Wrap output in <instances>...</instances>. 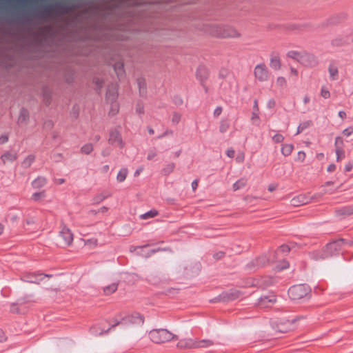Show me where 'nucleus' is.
I'll use <instances>...</instances> for the list:
<instances>
[{"label":"nucleus","instance_id":"obj_1","mask_svg":"<svg viewBox=\"0 0 353 353\" xmlns=\"http://www.w3.org/2000/svg\"><path fill=\"white\" fill-rule=\"evenodd\" d=\"M210 34L216 37L236 38L239 37V33L234 28L228 26L218 24L211 25L208 30Z\"/></svg>","mask_w":353,"mask_h":353},{"label":"nucleus","instance_id":"obj_64","mask_svg":"<svg viewBox=\"0 0 353 353\" xmlns=\"http://www.w3.org/2000/svg\"><path fill=\"white\" fill-rule=\"evenodd\" d=\"M275 189H276V186H275L274 185H273V184H271V185H270L268 186V190H269L270 192H272V191H274Z\"/></svg>","mask_w":353,"mask_h":353},{"label":"nucleus","instance_id":"obj_47","mask_svg":"<svg viewBox=\"0 0 353 353\" xmlns=\"http://www.w3.org/2000/svg\"><path fill=\"white\" fill-rule=\"evenodd\" d=\"M156 156H157V152H156L154 150H150V151H149V152L148 153L147 159H148V160H152V159H153Z\"/></svg>","mask_w":353,"mask_h":353},{"label":"nucleus","instance_id":"obj_61","mask_svg":"<svg viewBox=\"0 0 353 353\" xmlns=\"http://www.w3.org/2000/svg\"><path fill=\"white\" fill-rule=\"evenodd\" d=\"M108 208L105 206L101 207L97 212L105 213L108 211Z\"/></svg>","mask_w":353,"mask_h":353},{"label":"nucleus","instance_id":"obj_51","mask_svg":"<svg viewBox=\"0 0 353 353\" xmlns=\"http://www.w3.org/2000/svg\"><path fill=\"white\" fill-rule=\"evenodd\" d=\"M8 140V137L7 135H1L0 137V143L3 144L6 143Z\"/></svg>","mask_w":353,"mask_h":353},{"label":"nucleus","instance_id":"obj_26","mask_svg":"<svg viewBox=\"0 0 353 353\" xmlns=\"http://www.w3.org/2000/svg\"><path fill=\"white\" fill-rule=\"evenodd\" d=\"M276 85L279 88H284L287 86V80L284 77H278L276 79Z\"/></svg>","mask_w":353,"mask_h":353},{"label":"nucleus","instance_id":"obj_40","mask_svg":"<svg viewBox=\"0 0 353 353\" xmlns=\"http://www.w3.org/2000/svg\"><path fill=\"white\" fill-rule=\"evenodd\" d=\"M306 154L303 151H299L297 154V160L303 162L305 161Z\"/></svg>","mask_w":353,"mask_h":353},{"label":"nucleus","instance_id":"obj_58","mask_svg":"<svg viewBox=\"0 0 353 353\" xmlns=\"http://www.w3.org/2000/svg\"><path fill=\"white\" fill-rule=\"evenodd\" d=\"M303 101L304 103V104H307L310 101V98L308 95H305L303 98Z\"/></svg>","mask_w":353,"mask_h":353},{"label":"nucleus","instance_id":"obj_31","mask_svg":"<svg viewBox=\"0 0 353 353\" xmlns=\"http://www.w3.org/2000/svg\"><path fill=\"white\" fill-rule=\"evenodd\" d=\"M28 112L25 109H22L21 111H20V114H19V122H25L26 121V120L28 119Z\"/></svg>","mask_w":353,"mask_h":353},{"label":"nucleus","instance_id":"obj_19","mask_svg":"<svg viewBox=\"0 0 353 353\" xmlns=\"http://www.w3.org/2000/svg\"><path fill=\"white\" fill-rule=\"evenodd\" d=\"M110 196V194L109 193H100L95 195L92 199L93 204H99L104 201L105 199Z\"/></svg>","mask_w":353,"mask_h":353},{"label":"nucleus","instance_id":"obj_20","mask_svg":"<svg viewBox=\"0 0 353 353\" xmlns=\"http://www.w3.org/2000/svg\"><path fill=\"white\" fill-rule=\"evenodd\" d=\"M35 160V157L32 154L28 155L26 157L23 161L21 162V166L24 168H28L31 166L32 163Z\"/></svg>","mask_w":353,"mask_h":353},{"label":"nucleus","instance_id":"obj_60","mask_svg":"<svg viewBox=\"0 0 353 353\" xmlns=\"http://www.w3.org/2000/svg\"><path fill=\"white\" fill-rule=\"evenodd\" d=\"M290 72L292 73V74H293L294 76L295 77H297L298 76V70L293 68V67H290Z\"/></svg>","mask_w":353,"mask_h":353},{"label":"nucleus","instance_id":"obj_25","mask_svg":"<svg viewBox=\"0 0 353 353\" xmlns=\"http://www.w3.org/2000/svg\"><path fill=\"white\" fill-rule=\"evenodd\" d=\"M157 215H158V211L154 210V209H153V210H150L148 212L141 214L140 216V218L141 219H150V218L155 217Z\"/></svg>","mask_w":353,"mask_h":353},{"label":"nucleus","instance_id":"obj_45","mask_svg":"<svg viewBox=\"0 0 353 353\" xmlns=\"http://www.w3.org/2000/svg\"><path fill=\"white\" fill-rule=\"evenodd\" d=\"M203 73H205V70L204 68H199L196 72V77L201 81L203 80Z\"/></svg>","mask_w":353,"mask_h":353},{"label":"nucleus","instance_id":"obj_15","mask_svg":"<svg viewBox=\"0 0 353 353\" xmlns=\"http://www.w3.org/2000/svg\"><path fill=\"white\" fill-rule=\"evenodd\" d=\"M17 157V153L15 152H6L1 156V159L5 164L6 163H12L14 161Z\"/></svg>","mask_w":353,"mask_h":353},{"label":"nucleus","instance_id":"obj_7","mask_svg":"<svg viewBox=\"0 0 353 353\" xmlns=\"http://www.w3.org/2000/svg\"><path fill=\"white\" fill-rule=\"evenodd\" d=\"M299 63L305 67H314L318 64L316 57L309 52L302 51V54Z\"/></svg>","mask_w":353,"mask_h":353},{"label":"nucleus","instance_id":"obj_48","mask_svg":"<svg viewBox=\"0 0 353 353\" xmlns=\"http://www.w3.org/2000/svg\"><path fill=\"white\" fill-rule=\"evenodd\" d=\"M221 112H222V108L220 106L216 107L214 111V116L215 117H217L221 114Z\"/></svg>","mask_w":353,"mask_h":353},{"label":"nucleus","instance_id":"obj_54","mask_svg":"<svg viewBox=\"0 0 353 353\" xmlns=\"http://www.w3.org/2000/svg\"><path fill=\"white\" fill-rule=\"evenodd\" d=\"M192 188L194 191L198 187V180L195 179L192 182Z\"/></svg>","mask_w":353,"mask_h":353},{"label":"nucleus","instance_id":"obj_13","mask_svg":"<svg viewBox=\"0 0 353 353\" xmlns=\"http://www.w3.org/2000/svg\"><path fill=\"white\" fill-rule=\"evenodd\" d=\"M343 243V240H339L337 241L332 242L328 243L326 247L327 251L330 253V255L335 254L340 248L341 245Z\"/></svg>","mask_w":353,"mask_h":353},{"label":"nucleus","instance_id":"obj_59","mask_svg":"<svg viewBox=\"0 0 353 353\" xmlns=\"http://www.w3.org/2000/svg\"><path fill=\"white\" fill-rule=\"evenodd\" d=\"M339 117L342 119H344L346 117V113L345 111L341 110L339 112Z\"/></svg>","mask_w":353,"mask_h":353},{"label":"nucleus","instance_id":"obj_17","mask_svg":"<svg viewBox=\"0 0 353 353\" xmlns=\"http://www.w3.org/2000/svg\"><path fill=\"white\" fill-rule=\"evenodd\" d=\"M47 180L44 176H38L32 182L34 188H41L46 184Z\"/></svg>","mask_w":353,"mask_h":353},{"label":"nucleus","instance_id":"obj_35","mask_svg":"<svg viewBox=\"0 0 353 353\" xmlns=\"http://www.w3.org/2000/svg\"><path fill=\"white\" fill-rule=\"evenodd\" d=\"M251 120L254 123L259 125L260 121V118L259 115V112L256 111H253L251 116Z\"/></svg>","mask_w":353,"mask_h":353},{"label":"nucleus","instance_id":"obj_18","mask_svg":"<svg viewBox=\"0 0 353 353\" xmlns=\"http://www.w3.org/2000/svg\"><path fill=\"white\" fill-rule=\"evenodd\" d=\"M294 150V145L291 143L283 144L281 145V152L284 157L290 156Z\"/></svg>","mask_w":353,"mask_h":353},{"label":"nucleus","instance_id":"obj_41","mask_svg":"<svg viewBox=\"0 0 353 353\" xmlns=\"http://www.w3.org/2000/svg\"><path fill=\"white\" fill-rule=\"evenodd\" d=\"M118 111H119V105H118V104L116 102L115 103H112L110 112L112 114H115L116 113L118 112Z\"/></svg>","mask_w":353,"mask_h":353},{"label":"nucleus","instance_id":"obj_50","mask_svg":"<svg viewBox=\"0 0 353 353\" xmlns=\"http://www.w3.org/2000/svg\"><path fill=\"white\" fill-rule=\"evenodd\" d=\"M289 267V263L288 261H283L282 262V265L281 266H279V267H277V268L279 270H283V269H285V268H288Z\"/></svg>","mask_w":353,"mask_h":353},{"label":"nucleus","instance_id":"obj_43","mask_svg":"<svg viewBox=\"0 0 353 353\" xmlns=\"http://www.w3.org/2000/svg\"><path fill=\"white\" fill-rule=\"evenodd\" d=\"M352 133H353V128L352 127H348L343 131V134L346 137L350 136Z\"/></svg>","mask_w":353,"mask_h":353},{"label":"nucleus","instance_id":"obj_44","mask_svg":"<svg viewBox=\"0 0 353 353\" xmlns=\"http://www.w3.org/2000/svg\"><path fill=\"white\" fill-rule=\"evenodd\" d=\"M289 251H290V248L288 247V245H283L280 246V248L278 249V252H282V253H286V252H288Z\"/></svg>","mask_w":353,"mask_h":353},{"label":"nucleus","instance_id":"obj_28","mask_svg":"<svg viewBox=\"0 0 353 353\" xmlns=\"http://www.w3.org/2000/svg\"><path fill=\"white\" fill-rule=\"evenodd\" d=\"M229 128H230V123H229L228 121H227V120H222L221 121L220 126H219V131L221 133H224L226 131H228Z\"/></svg>","mask_w":353,"mask_h":353},{"label":"nucleus","instance_id":"obj_5","mask_svg":"<svg viewBox=\"0 0 353 353\" xmlns=\"http://www.w3.org/2000/svg\"><path fill=\"white\" fill-rule=\"evenodd\" d=\"M308 288L305 285H297L291 287L288 290L290 298L294 301L300 300L307 296Z\"/></svg>","mask_w":353,"mask_h":353},{"label":"nucleus","instance_id":"obj_14","mask_svg":"<svg viewBox=\"0 0 353 353\" xmlns=\"http://www.w3.org/2000/svg\"><path fill=\"white\" fill-rule=\"evenodd\" d=\"M43 276L41 274H34V273H30L28 274L22 278V279L26 282L29 283H39L40 281L43 279Z\"/></svg>","mask_w":353,"mask_h":353},{"label":"nucleus","instance_id":"obj_16","mask_svg":"<svg viewBox=\"0 0 353 353\" xmlns=\"http://www.w3.org/2000/svg\"><path fill=\"white\" fill-rule=\"evenodd\" d=\"M330 79L336 81L339 79V70L336 65L330 63L328 67Z\"/></svg>","mask_w":353,"mask_h":353},{"label":"nucleus","instance_id":"obj_53","mask_svg":"<svg viewBox=\"0 0 353 353\" xmlns=\"http://www.w3.org/2000/svg\"><path fill=\"white\" fill-rule=\"evenodd\" d=\"M352 169V163H348L345 165V171L350 172Z\"/></svg>","mask_w":353,"mask_h":353},{"label":"nucleus","instance_id":"obj_27","mask_svg":"<svg viewBox=\"0 0 353 353\" xmlns=\"http://www.w3.org/2000/svg\"><path fill=\"white\" fill-rule=\"evenodd\" d=\"M246 185V181L243 179H241L236 181L232 186L233 190L236 191L243 187H245Z\"/></svg>","mask_w":353,"mask_h":353},{"label":"nucleus","instance_id":"obj_62","mask_svg":"<svg viewBox=\"0 0 353 353\" xmlns=\"http://www.w3.org/2000/svg\"><path fill=\"white\" fill-rule=\"evenodd\" d=\"M254 111L259 112L258 102L256 100L254 101Z\"/></svg>","mask_w":353,"mask_h":353},{"label":"nucleus","instance_id":"obj_33","mask_svg":"<svg viewBox=\"0 0 353 353\" xmlns=\"http://www.w3.org/2000/svg\"><path fill=\"white\" fill-rule=\"evenodd\" d=\"M335 152L337 161H340L341 159L345 158V152L341 148H336Z\"/></svg>","mask_w":353,"mask_h":353},{"label":"nucleus","instance_id":"obj_56","mask_svg":"<svg viewBox=\"0 0 353 353\" xmlns=\"http://www.w3.org/2000/svg\"><path fill=\"white\" fill-rule=\"evenodd\" d=\"M108 330H109V329H108L107 330H101L100 332H99V333H98V332H97L94 331V327H93V328H92V330H91L92 332L94 335H97V334L101 335V334H104V333H107V332H108Z\"/></svg>","mask_w":353,"mask_h":353},{"label":"nucleus","instance_id":"obj_8","mask_svg":"<svg viewBox=\"0 0 353 353\" xmlns=\"http://www.w3.org/2000/svg\"><path fill=\"white\" fill-rule=\"evenodd\" d=\"M59 238L61 239L60 243L63 246L70 245L73 242V234L71 230L67 227H63L59 232Z\"/></svg>","mask_w":353,"mask_h":353},{"label":"nucleus","instance_id":"obj_57","mask_svg":"<svg viewBox=\"0 0 353 353\" xmlns=\"http://www.w3.org/2000/svg\"><path fill=\"white\" fill-rule=\"evenodd\" d=\"M336 169V165L334 164H330L328 165L327 170L330 172L334 171Z\"/></svg>","mask_w":353,"mask_h":353},{"label":"nucleus","instance_id":"obj_55","mask_svg":"<svg viewBox=\"0 0 353 353\" xmlns=\"http://www.w3.org/2000/svg\"><path fill=\"white\" fill-rule=\"evenodd\" d=\"M255 263L257 267L262 266L264 265L263 259H258L256 260Z\"/></svg>","mask_w":353,"mask_h":353},{"label":"nucleus","instance_id":"obj_24","mask_svg":"<svg viewBox=\"0 0 353 353\" xmlns=\"http://www.w3.org/2000/svg\"><path fill=\"white\" fill-rule=\"evenodd\" d=\"M174 168L175 165L174 163H168L162 169L161 172L163 175H168L174 171Z\"/></svg>","mask_w":353,"mask_h":353},{"label":"nucleus","instance_id":"obj_39","mask_svg":"<svg viewBox=\"0 0 353 353\" xmlns=\"http://www.w3.org/2000/svg\"><path fill=\"white\" fill-rule=\"evenodd\" d=\"M106 97L108 99V100L109 101H114L116 99V98L117 97V92H114L112 93H111L110 91L107 93L106 94Z\"/></svg>","mask_w":353,"mask_h":353},{"label":"nucleus","instance_id":"obj_36","mask_svg":"<svg viewBox=\"0 0 353 353\" xmlns=\"http://www.w3.org/2000/svg\"><path fill=\"white\" fill-rule=\"evenodd\" d=\"M272 141L274 143H282L284 141V137L281 134H276L272 137Z\"/></svg>","mask_w":353,"mask_h":353},{"label":"nucleus","instance_id":"obj_2","mask_svg":"<svg viewBox=\"0 0 353 353\" xmlns=\"http://www.w3.org/2000/svg\"><path fill=\"white\" fill-rule=\"evenodd\" d=\"M149 337L154 343H163L169 342L173 339H177V336L166 329H153L149 332Z\"/></svg>","mask_w":353,"mask_h":353},{"label":"nucleus","instance_id":"obj_49","mask_svg":"<svg viewBox=\"0 0 353 353\" xmlns=\"http://www.w3.org/2000/svg\"><path fill=\"white\" fill-rule=\"evenodd\" d=\"M235 152L233 149H228L226 151V154L230 158H233L234 157Z\"/></svg>","mask_w":353,"mask_h":353},{"label":"nucleus","instance_id":"obj_30","mask_svg":"<svg viewBox=\"0 0 353 353\" xmlns=\"http://www.w3.org/2000/svg\"><path fill=\"white\" fill-rule=\"evenodd\" d=\"M114 70L118 77H121L124 74L123 65L118 63L114 65Z\"/></svg>","mask_w":353,"mask_h":353},{"label":"nucleus","instance_id":"obj_34","mask_svg":"<svg viewBox=\"0 0 353 353\" xmlns=\"http://www.w3.org/2000/svg\"><path fill=\"white\" fill-rule=\"evenodd\" d=\"M321 96L324 99H329L330 97V92L326 87L322 86L321 89Z\"/></svg>","mask_w":353,"mask_h":353},{"label":"nucleus","instance_id":"obj_9","mask_svg":"<svg viewBox=\"0 0 353 353\" xmlns=\"http://www.w3.org/2000/svg\"><path fill=\"white\" fill-rule=\"evenodd\" d=\"M108 142L110 144L118 146L120 148H123L124 147L121 136L119 132L117 130H112L110 132Z\"/></svg>","mask_w":353,"mask_h":353},{"label":"nucleus","instance_id":"obj_12","mask_svg":"<svg viewBox=\"0 0 353 353\" xmlns=\"http://www.w3.org/2000/svg\"><path fill=\"white\" fill-rule=\"evenodd\" d=\"M270 66L274 70H279L281 68L280 55L277 52H272L270 58Z\"/></svg>","mask_w":353,"mask_h":353},{"label":"nucleus","instance_id":"obj_63","mask_svg":"<svg viewBox=\"0 0 353 353\" xmlns=\"http://www.w3.org/2000/svg\"><path fill=\"white\" fill-rule=\"evenodd\" d=\"M143 111V106H141L140 105H138V106L137 107V112H139V113H142Z\"/></svg>","mask_w":353,"mask_h":353},{"label":"nucleus","instance_id":"obj_32","mask_svg":"<svg viewBox=\"0 0 353 353\" xmlns=\"http://www.w3.org/2000/svg\"><path fill=\"white\" fill-rule=\"evenodd\" d=\"M81 150L83 153L88 154L93 150V146L91 143H87L82 146Z\"/></svg>","mask_w":353,"mask_h":353},{"label":"nucleus","instance_id":"obj_38","mask_svg":"<svg viewBox=\"0 0 353 353\" xmlns=\"http://www.w3.org/2000/svg\"><path fill=\"white\" fill-rule=\"evenodd\" d=\"M85 245L89 247H95L97 245V240L95 239H91L85 241Z\"/></svg>","mask_w":353,"mask_h":353},{"label":"nucleus","instance_id":"obj_29","mask_svg":"<svg viewBox=\"0 0 353 353\" xmlns=\"http://www.w3.org/2000/svg\"><path fill=\"white\" fill-rule=\"evenodd\" d=\"M311 125L310 121H306L299 124L297 128L296 134L301 133L303 130L307 128Z\"/></svg>","mask_w":353,"mask_h":353},{"label":"nucleus","instance_id":"obj_3","mask_svg":"<svg viewBox=\"0 0 353 353\" xmlns=\"http://www.w3.org/2000/svg\"><path fill=\"white\" fill-rule=\"evenodd\" d=\"M144 319L142 316L139 314L134 315L125 316L122 317L121 316H117L116 319L112 323V327H114L118 325H136L141 326L143 325Z\"/></svg>","mask_w":353,"mask_h":353},{"label":"nucleus","instance_id":"obj_22","mask_svg":"<svg viewBox=\"0 0 353 353\" xmlns=\"http://www.w3.org/2000/svg\"><path fill=\"white\" fill-rule=\"evenodd\" d=\"M118 288V284L117 283H112L103 288L104 293L105 294H110L114 292Z\"/></svg>","mask_w":353,"mask_h":353},{"label":"nucleus","instance_id":"obj_10","mask_svg":"<svg viewBox=\"0 0 353 353\" xmlns=\"http://www.w3.org/2000/svg\"><path fill=\"white\" fill-rule=\"evenodd\" d=\"M276 296L272 292H269L266 295L261 296L258 304L262 307H268L276 302Z\"/></svg>","mask_w":353,"mask_h":353},{"label":"nucleus","instance_id":"obj_46","mask_svg":"<svg viewBox=\"0 0 353 353\" xmlns=\"http://www.w3.org/2000/svg\"><path fill=\"white\" fill-rule=\"evenodd\" d=\"M275 105H276V102H275L274 99H269L267 102V108L269 109H272V108H274Z\"/></svg>","mask_w":353,"mask_h":353},{"label":"nucleus","instance_id":"obj_21","mask_svg":"<svg viewBox=\"0 0 353 353\" xmlns=\"http://www.w3.org/2000/svg\"><path fill=\"white\" fill-rule=\"evenodd\" d=\"M301 54L302 51L290 50L288 52L287 57L299 63Z\"/></svg>","mask_w":353,"mask_h":353},{"label":"nucleus","instance_id":"obj_42","mask_svg":"<svg viewBox=\"0 0 353 353\" xmlns=\"http://www.w3.org/2000/svg\"><path fill=\"white\" fill-rule=\"evenodd\" d=\"M180 119H181V114H179L178 113H174V114L172 115V121L174 123L176 124L179 122Z\"/></svg>","mask_w":353,"mask_h":353},{"label":"nucleus","instance_id":"obj_6","mask_svg":"<svg viewBox=\"0 0 353 353\" xmlns=\"http://www.w3.org/2000/svg\"><path fill=\"white\" fill-rule=\"evenodd\" d=\"M254 76L259 82L268 81L270 79V72L263 63L257 64L254 68Z\"/></svg>","mask_w":353,"mask_h":353},{"label":"nucleus","instance_id":"obj_4","mask_svg":"<svg viewBox=\"0 0 353 353\" xmlns=\"http://www.w3.org/2000/svg\"><path fill=\"white\" fill-rule=\"evenodd\" d=\"M212 343L208 340H203L201 341H194L191 339H183L179 340L176 346L181 349L185 348H196V347H208L211 345Z\"/></svg>","mask_w":353,"mask_h":353},{"label":"nucleus","instance_id":"obj_11","mask_svg":"<svg viewBox=\"0 0 353 353\" xmlns=\"http://www.w3.org/2000/svg\"><path fill=\"white\" fill-rule=\"evenodd\" d=\"M311 198L305 194H299L290 200L292 206H300L310 203Z\"/></svg>","mask_w":353,"mask_h":353},{"label":"nucleus","instance_id":"obj_52","mask_svg":"<svg viewBox=\"0 0 353 353\" xmlns=\"http://www.w3.org/2000/svg\"><path fill=\"white\" fill-rule=\"evenodd\" d=\"M143 167H142V166H141V167H139V168H137V169L136 170V171L134 172V176H138L141 174V172H143Z\"/></svg>","mask_w":353,"mask_h":353},{"label":"nucleus","instance_id":"obj_23","mask_svg":"<svg viewBox=\"0 0 353 353\" xmlns=\"http://www.w3.org/2000/svg\"><path fill=\"white\" fill-rule=\"evenodd\" d=\"M128 171L127 168H122L117 174V179L119 182H123L127 177Z\"/></svg>","mask_w":353,"mask_h":353},{"label":"nucleus","instance_id":"obj_37","mask_svg":"<svg viewBox=\"0 0 353 353\" xmlns=\"http://www.w3.org/2000/svg\"><path fill=\"white\" fill-rule=\"evenodd\" d=\"M45 196L44 192H35L32 194V199L34 201H39Z\"/></svg>","mask_w":353,"mask_h":353}]
</instances>
